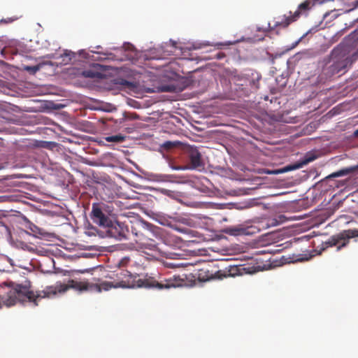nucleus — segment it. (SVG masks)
Instances as JSON below:
<instances>
[{"mask_svg":"<svg viewBox=\"0 0 358 358\" xmlns=\"http://www.w3.org/2000/svg\"><path fill=\"white\" fill-rule=\"evenodd\" d=\"M189 159L192 169L203 166L201 155L196 148H191L189 152Z\"/></svg>","mask_w":358,"mask_h":358,"instance_id":"11","label":"nucleus"},{"mask_svg":"<svg viewBox=\"0 0 358 358\" xmlns=\"http://www.w3.org/2000/svg\"><path fill=\"white\" fill-rule=\"evenodd\" d=\"M18 301L12 290L7 295L0 296V308L3 306L10 307L16 304Z\"/></svg>","mask_w":358,"mask_h":358,"instance_id":"12","label":"nucleus"},{"mask_svg":"<svg viewBox=\"0 0 358 358\" xmlns=\"http://www.w3.org/2000/svg\"><path fill=\"white\" fill-rule=\"evenodd\" d=\"M358 237V229H347L334 234L322 243V249L325 250L330 247H336V250L339 251L343 248L346 247L352 238Z\"/></svg>","mask_w":358,"mask_h":358,"instance_id":"6","label":"nucleus"},{"mask_svg":"<svg viewBox=\"0 0 358 358\" xmlns=\"http://www.w3.org/2000/svg\"><path fill=\"white\" fill-rule=\"evenodd\" d=\"M125 140V136L121 134L107 136L106 141L108 142L121 143Z\"/></svg>","mask_w":358,"mask_h":358,"instance_id":"18","label":"nucleus"},{"mask_svg":"<svg viewBox=\"0 0 358 358\" xmlns=\"http://www.w3.org/2000/svg\"><path fill=\"white\" fill-rule=\"evenodd\" d=\"M261 79V76L257 75L255 78H253L250 82V85L252 90H257L259 88V80Z\"/></svg>","mask_w":358,"mask_h":358,"instance_id":"20","label":"nucleus"},{"mask_svg":"<svg viewBox=\"0 0 358 358\" xmlns=\"http://www.w3.org/2000/svg\"><path fill=\"white\" fill-rule=\"evenodd\" d=\"M117 288H157L159 289L181 287L185 284L184 279L180 276L165 278L157 282L152 277L140 278L138 275H133L128 271L113 273L108 276Z\"/></svg>","mask_w":358,"mask_h":358,"instance_id":"1","label":"nucleus"},{"mask_svg":"<svg viewBox=\"0 0 358 358\" xmlns=\"http://www.w3.org/2000/svg\"><path fill=\"white\" fill-rule=\"evenodd\" d=\"M301 38H300L298 41H296V42L295 45H297V44L299 43V41H301Z\"/></svg>","mask_w":358,"mask_h":358,"instance_id":"28","label":"nucleus"},{"mask_svg":"<svg viewBox=\"0 0 358 358\" xmlns=\"http://www.w3.org/2000/svg\"><path fill=\"white\" fill-rule=\"evenodd\" d=\"M358 169V165L357 166H351L349 167L343 168L338 171L334 172L329 176H328L326 178L329 179L332 178L341 177L343 176L348 175L351 173L356 171Z\"/></svg>","mask_w":358,"mask_h":358,"instance_id":"14","label":"nucleus"},{"mask_svg":"<svg viewBox=\"0 0 358 358\" xmlns=\"http://www.w3.org/2000/svg\"><path fill=\"white\" fill-rule=\"evenodd\" d=\"M103 66L96 64L90 69H85L82 72V75L87 78L94 80H99L105 78L106 75L103 73Z\"/></svg>","mask_w":358,"mask_h":358,"instance_id":"10","label":"nucleus"},{"mask_svg":"<svg viewBox=\"0 0 358 358\" xmlns=\"http://www.w3.org/2000/svg\"><path fill=\"white\" fill-rule=\"evenodd\" d=\"M6 285L12 288V291L19 302L24 303L29 301L33 303L35 306H38V300L45 297L55 296L57 294H46V290L50 286H47L45 289L36 293L30 289L31 282L25 280L24 283H15L13 281L7 282Z\"/></svg>","mask_w":358,"mask_h":358,"instance_id":"4","label":"nucleus"},{"mask_svg":"<svg viewBox=\"0 0 358 358\" xmlns=\"http://www.w3.org/2000/svg\"><path fill=\"white\" fill-rule=\"evenodd\" d=\"M324 66L318 76V83H324L334 75L345 69L349 62V58L343 46L334 48L331 54L323 60Z\"/></svg>","mask_w":358,"mask_h":358,"instance_id":"2","label":"nucleus"},{"mask_svg":"<svg viewBox=\"0 0 358 358\" xmlns=\"http://www.w3.org/2000/svg\"><path fill=\"white\" fill-rule=\"evenodd\" d=\"M355 136H358V129L354 132Z\"/></svg>","mask_w":358,"mask_h":358,"instance_id":"25","label":"nucleus"},{"mask_svg":"<svg viewBox=\"0 0 358 358\" xmlns=\"http://www.w3.org/2000/svg\"><path fill=\"white\" fill-rule=\"evenodd\" d=\"M113 83L120 90L131 89L134 87L133 83L122 78H117L113 79Z\"/></svg>","mask_w":358,"mask_h":358,"instance_id":"15","label":"nucleus"},{"mask_svg":"<svg viewBox=\"0 0 358 358\" xmlns=\"http://www.w3.org/2000/svg\"><path fill=\"white\" fill-rule=\"evenodd\" d=\"M76 54L70 50H65L63 55H61L62 62L65 64L70 63L71 59L75 57Z\"/></svg>","mask_w":358,"mask_h":358,"instance_id":"17","label":"nucleus"},{"mask_svg":"<svg viewBox=\"0 0 358 358\" xmlns=\"http://www.w3.org/2000/svg\"><path fill=\"white\" fill-rule=\"evenodd\" d=\"M41 67V64H37L35 66H24V69L31 74H34L40 70Z\"/></svg>","mask_w":358,"mask_h":358,"instance_id":"19","label":"nucleus"},{"mask_svg":"<svg viewBox=\"0 0 358 358\" xmlns=\"http://www.w3.org/2000/svg\"><path fill=\"white\" fill-rule=\"evenodd\" d=\"M316 158H317L316 155H315L313 154H308L306 155V157L301 161V163L294 166V167H292V168H289L287 169L292 170V169H299V168L302 167L303 165H306V164L314 161Z\"/></svg>","mask_w":358,"mask_h":358,"instance_id":"16","label":"nucleus"},{"mask_svg":"<svg viewBox=\"0 0 358 358\" xmlns=\"http://www.w3.org/2000/svg\"><path fill=\"white\" fill-rule=\"evenodd\" d=\"M1 22H12V20H1Z\"/></svg>","mask_w":358,"mask_h":358,"instance_id":"26","label":"nucleus"},{"mask_svg":"<svg viewBox=\"0 0 358 358\" xmlns=\"http://www.w3.org/2000/svg\"><path fill=\"white\" fill-rule=\"evenodd\" d=\"M175 146V143L171 141H166L164 143L162 147L166 150H170Z\"/></svg>","mask_w":358,"mask_h":358,"instance_id":"22","label":"nucleus"},{"mask_svg":"<svg viewBox=\"0 0 358 358\" xmlns=\"http://www.w3.org/2000/svg\"><path fill=\"white\" fill-rule=\"evenodd\" d=\"M136 243L138 245L141 249H148L150 250H155L157 249V244L155 241L145 238L144 237H138V239L136 240Z\"/></svg>","mask_w":358,"mask_h":358,"instance_id":"13","label":"nucleus"},{"mask_svg":"<svg viewBox=\"0 0 358 358\" xmlns=\"http://www.w3.org/2000/svg\"><path fill=\"white\" fill-rule=\"evenodd\" d=\"M224 56V53H221V52H220V53L217 54V59H221V58H222Z\"/></svg>","mask_w":358,"mask_h":358,"instance_id":"24","label":"nucleus"},{"mask_svg":"<svg viewBox=\"0 0 358 358\" xmlns=\"http://www.w3.org/2000/svg\"><path fill=\"white\" fill-rule=\"evenodd\" d=\"M163 91H165V92H171L172 91V90L171 89L170 87H163Z\"/></svg>","mask_w":358,"mask_h":358,"instance_id":"23","label":"nucleus"},{"mask_svg":"<svg viewBox=\"0 0 358 358\" xmlns=\"http://www.w3.org/2000/svg\"><path fill=\"white\" fill-rule=\"evenodd\" d=\"M136 236H138V234L136 232H133Z\"/></svg>","mask_w":358,"mask_h":358,"instance_id":"29","label":"nucleus"},{"mask_svg":"<svg viewBox=\"0 0 358 358\" xmlns=\"http://www.w3.org/2000/svg\"><path fill=\"white\" fill-rule=\"evenodd\" d=\"M237 271L236 267H231L228 271H213L208 268H203L199 270L198 274V279L200 281H208L213 279L222 280L224 278L234 276L236 271Z\"/></svg>","mask_w":358,"mask_h":358,"instance_id":"7","label":"nucleus"},{"mask_svg":"<svg viewBox=\"0 0 358 358\" xmlns=\"http://www.w3.org/2000/svg\"><path fill=\"white\" fill-rule=\"evenodd\" d=\"M175 229H176V230H178V231H182V229H179V228H178V227H176Z\"/></svg>","mask_w":358,"mask_h":358,"instance_id":"27","label":"nucleus"},{"mask_svg":"<svg viewBox=\"0 0 358 358\" xmlns=\"http://www.w3.org/2000/svg\"><path fill=\"white\" fill-rule=\"evenodd\" d=\"M178 221L185 225L192 226V220L189 218L180 217L178 218Z\"/></svg>","mask_w":358,"mask_h":358,"instance_id":"21","label":"nucleus"},{"mask_svg":"<svg viewBox=\"0 0 358 358\" xmlns=\"http://www.w3.org/2000/svg\"><path fill=\"white\" fill-rule=\"evenodd\" d=\"M325 1L326 0H306L299 6L298 9L294 14L289 12V15H285L275 18L273 21V24L271 23L268 24L270 29L272 30L278 27L282 28L287 27L292 22L296 21L301 15L306 14L316 3L321 4Z\"/></svg>","mask_w":358,"mask_h":358,"instance_id":"5","label":"nucleus"},{"mask_svg":"<svg viewBox=\"0 0 358 358\" xmlns=\"http://www.w3.org/2000/svg\"><path fill=\"white\" fill-rule=\"evenodd\" d=\"M357 3H358V0H357Z\"/></svg>","mask_w":358,"mask_h":358,"instance_id":"30","label":"nucleus"},{"mask_svg":"<svg viewBox=\"0 0 358 358\" xmlns=\"http://www.w3.org/2000/svg\"><path fill=\"white\" fill-rule=\"evenodd\" d=\"M74 289L79 291H85L95 289L97 292L108 291L111 288H117L113 280L101 281L99 283L90 284L86 281H77L76 280H69L67 284L61 282H56L55 285L48 287L46 294H63L69 289Z\"/></svg>","mask_w":358,"mask_h":358,"instance_id":"3","label":"nucleus"},{"mask_svg":"<svg viewBox=\"0 0 358 358\" xmlns=\"http://www.w3.org/2000/svg\"><path fill=\"white\" fill-rule=\"evenodd\" d=\"M90 217L94 223L101 227H107L111 223L110 219L106 214V208L100 203L92 204Z\"/></svg>","mask_w":358,"mask_h":358,"instance_id":"8","label":"nucleus"},{"mask_svg":"<svg viewBox=\"0 0 358 358\" xmlns=\"http://www.w3.org/2000/svg\"><path fill=\"white\" fill-rule=\"evenodd\" d=\"M107 227L108 228V233L111 237L117 240L127 238L129 229L124 223L119 221H111L110 224Z\"/></svg>","mask_w":358,"mask_h":358,"instance_id":"9","label":"nucleus"}]
</instances>
